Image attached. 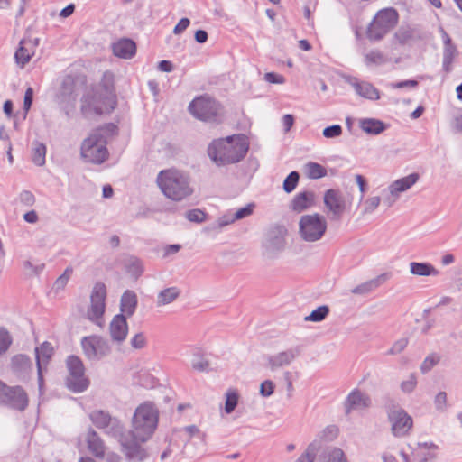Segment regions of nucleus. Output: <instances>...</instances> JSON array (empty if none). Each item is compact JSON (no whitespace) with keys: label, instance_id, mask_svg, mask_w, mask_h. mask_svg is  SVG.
<instances>
[{"label":"nucleus","instance_id":"obj_1","mask_svg":"<svg viewBox=\"0 0 462 462\" xmlns=\"http://www.w3.org/2000/svg\"><path fill=\"white\" fill-rule=\"evenodd\" d=\"M89 419L97 429L119 441L121 451L129 462H143L148 457L147 450L140 449L130 442V437L125 436V427L118 418L107 411L96 410L89 414Z\"/></svg>","mask_w":462,"mask_h":462},{"label":"nucleus","instance_id":"obj_2","mask_svg":"<svg viewBox=\"0 0 462 462\" xmlns=\"http://www.w3.org/2000/svg\"><path fill=\"white\" fill-rule=\"evenodd\" d=\"M249 149L244 134H235L213 140L208 147L209 159L218 167L234 164L242 161Z\"/></svg>","mask_w":462,"mask_h":462},{"label":"nucleus","instance_id":"obj_3","mask_svg":"<svg viewBox=\"0 0 462 462\" xmlns=\"http://www.w3.org/2000/svg\"><path fill=\"white\" fill-rule=\"evenodd\" d=\"M159 413L151 402L139 405L133 416V429L125 432L130 437V442L140 449L146 450L142 444L146 442L153 434L158 425Z\"/></svg>","mask_w":462,"mask_h":462},{"label":"nucleus","instance_id":"obj_4","mask_svg":"<svg viewBox=\"0 0 462 462\" xmlns=\"http://www.w3.org/2000/svg\"><path fill=\"white\" fill-rule=\"evenodd\" d=\"M117 126L106 124L95 129L81 143V157L88 162L101 164L108 157L107 139L116 134Z\"/></svg>","mask_w":462,"mask_h":462},{"label":"nucleus","instance_id":"obj_5","mask_svg":"<svg viewBox=\"0 0 462 462\" xmlns=\"http://www.w3.org/2000/svg\"><path fill=\"white\" fill-rule=\"evenodd\" d=\"M157 183L162 193L174 201H180L193 193L189 175L178 170L161 171Z\"/></svg>","mask_w":462,"mask_h":462},{"label":"nucleus","instance_id":"obj_6","mask_svg":"<svg viewBox=\"0 0 462 462\" xmlns=\"http://www.w3.org/2000/svg\"><path fill=\"white\" fill-rule=\"evenodd\" d=\"M116 106V96L109 87L97 85L91 87L81 97V112L84 115L112 112Z\"/></svg>","mask_w":462,"mask_h":462},{"label":"nucleus","instance_id":"obj_7","mask_svg":"<svg viewBox=\"0 0 462 462\" xmlns=\"http://www.w3.org/2000/svg\"><path fill=\"white\" fill-rule=\"evenodd\" d=\"M327 227L324 216L319 213L303 215L299 221V235L305 242H317L324 236Z\"/></svg>","mask_w":462,"mask_h":462},{"label":"nucleus","instance_id":"obj_8","mask_svg":"<svg viewBox=\"0 0 462 462\" xmlns=\"http://www.w3.org/2000/svg\"><path fill=\"white\" fill-rule=\"evenodd\" d=\"M399 15L395 9L385 8L378 11L367 29V38L379 41L398 23Z\"/></svg>","mask_w":462,"mask_h":462},{"label":"nucleus","instance_id":"obj_9","mask_svg":"<svg viewBox=\"0 0 462 462\" xmlns=\"http://www.w3.org/2000/svg\"><path fill=\"white\" fill-rule=\"evenodd\" d=\"M287 228L282 225L271 226L264 234L262 242L263 254L269 259H274L286 247Z\"/></svg>","mask_w":462,"mask_h":462},{"label":"nucleus","instance_id":"obj_10","mask_svg":"<svg viewBox=\"0 0 462 462\" xmlns=\"http://www.w3.org/2000/svg\"><path fill=\"white\" fill-rule=\"evenodd\" d=\"M69 375L66 380L67 387L74 393H81L88 386V380L85 377V368L82 361L76 356H69L67 359Z\"/></svg>","mask_w":462,"mask_h":462},{"label":"nucleus","instance_id":"obj_11","mask_svg":"<svg viewBox=\"0 0 462 462\" xmlns=\"http://www.w3.org/2000/svg\"><path fill=\"white\" fill-rule=\"evenodd\" d=\"M410 454L400 452L403 462H432L436 459L439 447L432 441L410 444Z\"/></svg>","mask_w":462,"mask_h":462},{"label":"nucleus","instance_id":"obj_12","mask_svg":"<svg viewBox=\"0 0 462 462\" xmlns=\"http://www.w3.org/2000/svg\"><path fill=\"white\" fill-rule=\"evenodd\" d=\"M189 113L196 118L205 122L217 121L220 113V106L208 97L195 98L189 106Z\"/></svg>","mask_w":462,"mask_h":462},{"label":"nucleus","instance_id":"obj_13","mask_svg":"<svg viewBox=\"0 0 462 462\" xmlns=\"http://www.w3.org/2000/svg\"><path fill=\"white\" fill-rule=\"evenodd\" d=\"M391 431L394 437L402 438L409 434L413 425L412 418L399 406L393 405L387 410Z\"/></svg>","mask_w":462,"mask_h":462},{"label":"nucleus","instance_id":"obj_14","mask_svg":"<svg viewBox=\"0 0 462 462\" xmlns=\"http://www.w3.org/2000/svg\"><path fill=\"white\" fill-rule=\"evenodd\" d=\"M79 92L73 77L63 78L59 91L56 95V101L67 116L75 108Z\"/></svg>","mask_w":462,"mask_h":462},{"label":"nucleus","instance_id":"obj_15","mask_svg":"<svg viewBox=\"0 0 462 462\" xmlns=\"http://www.w3.org/2000/svg\"><path fill=\"white\" fill-rule=\"evenodd\" d=\"M106 288L102 282H97L90 295V307L88 310V318L94 323L101 325L106 308Z\"/></svg>","mask_w":462,"mask_h":462},{"label":"nucleus","instance_id":"obj_16","mask_svg":"<svg viewBox=\"0 0 462 462\" xmlns=\"http://www.w3.org/2000/svg\"><path fill=\"white\" fill-rule=\"evenodd\" d=\"M323 201L328 218L332 221L340 220L347 206L344 194L338 189H328Z\"/></svg>","mask_w":462,"mask_h":462},{"label":"nucleus","instance_id":"obj_17","mask_svg":"<svg viewBox=\"0 0 462 462\" xmlns=\"http://www.w3.org/2000/svg\"><path fill=\"white\" fill-rule=\"evenodd\" d=\"M419 178L418 173H411L393 181L388 187V190L383 191V194L385 193L383 203L387 208L392 207L399 199L400 194L411 189L419 180Z\"/></svg>","mask_w":462,"mask_h":462},{"label":"nucleus","instance_id":"obj_18","mask_svg":"<svg viewBox=\"0 0 462 462\" xmlns=\"http://www.w3.org/2000/svg\"><path fill=\"white\" fill-rule=\"evenodd\" d=\"M85 356L89 360H99L109 355L111 348L107 340L99 336L85 337L81 340Z\"/></svg>","mask_w":462,"mask_h":462},{"label":"nucleus","instance_id":"obj_19","mask_svg":"<svg viewBox=\"0 0 462 462\" xmlns=\"http://www.w3.org/2000/svg\"><path fill=\"white\" fill-rule=\"evenodd\" d=\"M345 413L349 415L353 411L365 410L371 407L370 396L359 389H354L349 393L344 403Z\"/></svg>","mask_w":462,"mask_h":462},{"label":"nucleus","instance_id":"obj_20","mask_svg":"<svg viewBox=\"0 0 462 462\" xmlns=\"http://www.w3.org/2000/svg\"><path fill=\"white\" fill-rule=\"evenodd\" d=\"M299 355L300 350L297 347L270 355L266 356L265 366L272 372H275L284 366L290 365Z\"/></svg>","mask_w":462,"mask_h":462},{"label":"nucleus","instance_id":"obj_21","mask_svg":"<svg viewBox=\"0 0 462 462\" xmlns=\"http://www.w3.org/2000/svg\"><path fill=\"white\" fill-rule=\"evenodd\" d=\"M6 395L2 404L21 411L26 409L29 400L27 393L21 386L11 387Z\"/></svg>","mask_w":462,"mask_h":462},{"label":"nucleus","instance_id":"obj_22","mask_svg":"<svg viewBox=\"0 0 462 462\" xmlns=\"http://www.w3.org/2000/svg\"><path fill=\"white\" fill-rule=\"evenodd\" d=\"M391 276L392 274L390 273H381L378 276L354 287L351 290V293L358 296H365L375 291L381 285L384 284Z\"/></svg>","mask_w":462,"mask_h":462},{"label":"nucleus","instance_id":"obj_23","mask_svg":"<svg viewBox=\"0 0 462 462\" xmlns=\"http://www.w3.org/2000/svg\"><path fill=\"white\" fill-rule=\"evenodd\" d=\"M124 314L116 315L109 325V332L113 341L120 344L126 338L128 325Z\"/></svg>","mask_w":462,"mask_h":462},{"label":"nucleus","instance_id":"obj_24","mask_svg":"<svg viewBox=\"0 0 462 462\" xmlns=\"http://www.w3.org/2000/svg\"><path fill=\"white\" fill-rule=\"evenodd\" d=\"M347 82L354 88L358 96L370 100H377L380 98L378 89L371 83L359 81L356 78H349Z\"/></svg>","mask_w":462,"mask_h":462},{"label":"nucleus","instance_id":"obj_25","mask_svg":"<svg viewBox=\"0 0 462 462\" xmlns=\"http://www.w3.org/2000/svg\"><path fill=\"white\" fill-rule=\"evenodd\" d=\"M112 51L115 56L128 60L134 56L136 45L133 40L123 38L112 44Z\"/></svg>","mask_w":462,"mask_h":462},{"label":"nucleus","instance_id":"obj_26","mask_svg":"<svg viewBox=\"0 0 462 462\" xmlns=\"http://www.w3.org/2000/svg\"><path fill=\"white\" fill-rule=\"evenodd\" d=\"M315 195L312 191L298 193L291 201L290 208L292 211L300 213L314 205Z\"/></svg>","mask_w":462,"mask_h":462},{"label":"nucleus","instance_id":"obj_27","mask_svg":"<svg viewBox=\"0 0 462 462\" xmlns=\"http://www.w3.org/2000/svg\"><path fill=\"white\" fill-rule=\"evenodd\" d=\"M32 368L31 358L23 354H18L11 359V369L19 376H25Z\"/></svg>","mask_w":462,"mask_h":462},{"label":"nucleus","instance_id":"obj_28","mask_svg":"<svg viewBox=\"0 0 462 462\" xmlns=\"http://www.w3.org/2000/svg\"><path fill=\"white\" fill-rule=\"evenodd\" d=\"M137 302L136 293L133 291L126 290L121 296L120 314H124L125 318L132 317L135 312Z\"/></svg>","mask_w":462,"mask_h":462},{"label":"nucleus","instance_id":"obj_29","mask_svg":"<svg viewBox=\"0 0 462 462\" xmlns=\"http://www.w3.org/2000/svg\"><path fill=\"white\" fill-rule=\"evenodd\" d=\"M35 357L37 366H47L54 353L52 345L44 341L40 346L35 347Z\"/></svg>","mask_w":462,"mask_h":462},{"label":"nucleus","instance_id":"obj_30","mask_svg":"<svg viewBox=\"0 0 462 462\" xmlns=\"http://www.w3.org/2000/svg\"><path fill=\"white\" fill-rule=\"evenodd\" d=\"M28 43L29 42H27L25 39L21 40L19 42V47L14 52V60L20 69H23L34 54L33 51L27 48Z\"/></svg>","mask_w":462,"mask_h":462},{"label":"nucleus","instance_id":"obj_31","mask_svg":"<svg viewBox=\"0 0 462 462\" xmlns=\"http://www.w3.org/2000/svg\"><path fill=\"white\" fill-rule=\"evenodd\" d=\"M88 448L96 457H104L105 446L103 440L93 430H90L87 435Z\"/></svg>","mask_w":462,"mask_h":462},{"label":"nucleus","instance_id":"obj_32","mask_svg":"<svg viewBox=\"0 0 462 462\" xmlns=\"http://www.w3.org/2000/svg\"><path fill=\"white\" fill-rule=\"evenodd\" d=\"M359 127L368 134H379L386 129V125L375 118H363L359 120Z\"/></svg>","mask_w":462,"mask_h":462},{"label":"nucleus","instance_id":"obj_33","mask_svg":"<svg viewBox=\"0 0 462 462\" xmlns=\"http://www.w3.org/2000/svg\"><path fill=\"white\" fill-rule=\"evenodd\" d=\"M410 272L416 276H438L439 274V271L429 263L411 262Z\"/></svg>","mask_w":462,"mask_h":462},{"label":"nucleus","instance_id":"obj_34","mask_svg":"<svg viewBox=\"0 0 462 462\" xmlns=\"http://www.w3.org/2000/svg\"><path fill=\"white\" fill-rule=\"evenodd\" d=\"M180 294L177 287H170L161 291L157 297V305L163 306L173 302Z\"/></svg>","mask_w":462,"mask_h":462},{"label":"nucleus","instance_id":"obj_35","mask_svg":"<svg viewBox=\"0 0 462 462\" xmlns=\"http://www.w3.org/2000/svg\"><path fill=\"white\" fill-rule=\"evenodd\" d=\"M46 146L38 141L32 143V161L37 166L45 164Z\"/></svg>","mask_w":462,"mask_h":462},{"label":"nucleus","instance_id":"obj_36","mask_svg":"<svg viewBox=\"0 0 462 462\" xmlns=\"http://www.w3.org/2000/svg\"><path fill=\"white\" fill-rule=\"evenodd\" d=\"M322 462H347L342 449L328 448L322 456Z\"/></svg>","mask_w":462,"mask_h":462},{"label":"nucleus","instance_id":"obj_37","mask_svg":"<svg viewBox=\"0 0 462 462\" xmlns=\"http://www.w3.org/2000/svg\"><path fill=\"white\" fill-rule=\"evenodd\" d=\"M304 171L310 179H319L327 174V170L322 165L311 162L304 165Z\"/></svg>","mask_w":462,"mask_h":462},{"label":"nucleus","instance_id":"obj_38","mask_svg":"<svg viewBox=\"0 0 462 462\" xmlns=\"http://www.w3.org/2000/svg\"><path fill=\"white\" fill-rule=\"evenodd\" d=\"M415 29L410 25H402L394 34L396 40L401 43L404 44L409 41L415 38Z\"/></svg>","mask_w":462,"mask_h":462},{"label":"nucleus","instance_id":"obj_39","mask_svg":"<svg viewBox=\"0 0 462 462\" xmlns=\"http://www.w3.org/2000/svg\"><path fill=\"white\" fill-rule=\"evenodd\" d=\"M239 394L236 390L229 389L226 393L225 411L227 414L233 412L237 406Z\"/></svg>","mask_w":462,"mask_h":462},{"label":"nucleus","instance_id":"obj_40","mask_svg":"<svg viewBox=\"0 0 462 462\" xmlns=\"http://www.w3.org/2000/svg\"><path fill=\"white\" fill-rule=\"evenodd\" d=\"M329 313V308L327 305H322L311 311V313L305 317L306 321L320 322L324 320Z\"/></svg>","mask_w":462,"mask_h":462},{"label":"nucleus","instance_id":"obj_41","mask_svg":"<svg viewBox=\"0 0 462 462\" xmlns=\"http://www.w3.org/2000/svg\"><path fill=\"white\" fill-rule=\"evenodd\" d=\"M299 180H300V174L298 171H291L284 180L283 181V184H282V188H283V190L286 192V193H291L292 192L296 187H297V184L299 182Z\"/></svg>","mask_w":462,"mask_h":462},{"label":"nucleus","instance_id":"obj_42","mask_svg":"<svg viewBox=\"0 0 462 462\" xmlns=\"http://www.w3.org/2000/svg\"><path fill=\"white\" fill-rule=\"evenodd\" d=\"M457 54V49H443V70L448 73L452 69L453 60Z\"/></svg>","mask_w":462,"mask_h":462},{"label":"nucleus","instance_id":"obj_43","mask_svg":"<svg viewBox=\"0 0 462 462\" xmlns=\"http://www.w3.org/2000/svg\"><path fill=\"white\" fill-rule=\"evenodd\" d=\"M440 360L438 354L432 353L429 355L420 365V371L422 374L430 372Z\"/></svg>","mask_w":462,"mask_h":462},{"label":"nucleus","instance_id":"obj_44","mask_svg":"<svg viewBox=\"0 0 462 462\" xmlns=\"http://www.w3.org/2000/svg\"><path fill=\"white\" fill-rule=\"evenodd\" d=\"M365 60L367 65H381L386 62L384 55L379 51H372L368 52L365 57Z\"/></svg>","mask_w":462,"mask_h":462},{"label":"nucleus","instance_id":"obj_45","mask_svg":"<svg viewBox=\"0 0 462 462\" xmlns=\"http://www.w3.org/2000/svg\"><path fill=\"white\" fill-rule=\"evenodd\" d=\"M12 341L10 333L5 328H0V354L8 350Z\"/></svg>","mask_w":462,"mask_h":462},{"label":"nucleus","instance_id":"obj_46","mask_svg":"<svg viewBox=\"0 0 462 462\" xmlns=\"http://www.w3.org/2000/svg\"><path fill=\"white\" fill-rule=\"evenodd\" d=\"M317 448L314 443L308 446L306 451L296 460V462H314Z\"/></svg>","mask_w":462,"mask_h":462},{"label":"nucleus","instance_id":"obj_47","mask_svg":"<svg viewBox=\"0 0 462 462\" xmlns=\"http://www.w3.org/2000/svg\"><path fill=\"white\" fill-rule=\"evenodd\" d=\"M191 365L193 369L199 372H204L208 367V362L199 354H194Z\"/></svg>","mask_w":462,"mask_h":462},{"label":"nucleus","instance_id":"obj_48","mask_svg":"<svg viewBox=\"0 0 462 462\" xmlns=\"http://www.w3.org/2000/svg\"><path fill=\"white\" fill-rule=\"evenodd\" d=\"M417 386V377L414 374H411L407 380L401 383V390L405 393H412Z\"/></svg>","mask_w":462,"mask_h":462},{"label":"nucleus","instance_id":"obj_49","mask_svg":"<svg viewBox=\"0 0 462 462\" xmlns=\"http://www.w3.org/2000/svg\"><path fill=\"white\" fill-rule=\"evenodd\" d=\"M255 205L254 203L247 204L245 207H243L236 211V213L232 214L235 221L245 218L251 216L254 212Z\"/></svg>","mask_w":462,"mask_h":462},{"label":"nucleus","instance_id":"obj_50","mask_svg":"<svg viewBox=\"0 0 462 462\" xmlns=\"http://www.w3.org/2000/svg\"><path fill=\"white\" fill-rule=\"evenodd\" d=\"M381 198L379 196H374L368 198L365 201L364 214H370L374 212L377 207L380 205Z\"/></svg>","mask_w":462,"mask_h":462},{"label":"nucleus","instance_id":"obj_51","mask_svg":"<svg viewBox=\"0 0 462 462\" xmlns=\"http://www.w3.org/2000/svg\"><path fill=\"white\" fill-rule=\"evenodd\" d=\"M186 217L190 222L201 223L205 221L206 214L202 210L196 208L187 211Z\"/></svg>","mask_w":462,"mask_h":462},{"label":"nucleus","instance_id":"obj_52","mask_svg":"<svg viewBox=\"0 0 462 462\" xmlns=\"http://www.w3.org/2000/svg\"><path fill=\"white\" fill-rule=\"evenodd\" d=\"M434 405L437 411L444 412L447 409V393L439 392L434 398Z\"/></svg>","mask_w":462,"mask_h":462},{"label":"nucleus","instance_id":"obj_53","mask_svg":"<svg viewBox=\"0 0 462 462\" xmlns=\"http://www.w3.org/2000/svg\"><path fill=\"white\" fill-rule=\"evenodd\" d=\"M408 345V339L407 338H400L397 341H395L392 347L388 350V355H397L401 353Z\"/></svg>","mask_w":462,"mask_h":462},{"label":"nucleus","instance_id":"obj_54","mask_svg":"<svg viewBox=\"0 0 462 462\" xmlns=\"http://www.w3.org/2000/svg\"><path fill=\"white\" fill-rule=\"evenodd\" d=\"M323 135L326 138H335L342 134V127L339 125H333L323 129Z\"/></svg>","mask_w":462,"mask_h":462},{"label":"nucleus","instance_id":"obj_55","mask_svg":"<svg viewBox=\"0 0 462 462\" xmlns=\"http://www.w3.org/2000/svg\"><path fill=\"white\" fill-rule=\"evenodd\" d=\"M131 346L135 349H142L146 346V337L143 333L135 334L130 340Z\"/></svg>","mask_w":462,"mask_h":462},{"label":"nucleus","instance_id":"obj_56","mask_svg":"<svg viewBox=\"0 0 462 462\" xmlns=\"http://www.w3.org/2000/svg\"><path fill=\"white\" fill-rule=\"evenodd\" d=\"M19 200L23 205L31 207L35 203V197L31 191L23 190L19 195Z\"/></svg>","mask_w":462,"mask_h":462},{"label":"nucleus","instance_id":"obj_57","mask_svg":"<svg viewBox=\"0 0 462 462\" xmlns=\"http://www.w3.org/2000/svg\"><path fill=\"white\" fill-rule=\"evenodd\" d=\"M274 392V384L271 380L263 381L260 385V394L263 397H269Z\"/></svg>","mask_w":462,"mask_h":462},{"label":"nucleus","instance_id":"obj_58","mask_svg":"<svg viewBox=\"0 0 462 462\" xmlns=\"http://www.w3.org/2000/svg\"><path fill=\"white\" fill-rule=\"evenodd\" d=\"M419 85V82L414 79H408L399 82H391L388 84V87L391 88H416Z\"/></svg>","mask_w":462,"mask_h":462},{"label":"nucleus","instance_id":"obj_59","mask_svg":"<svg viewBox=\"0 0 462 462\" xmlns=\"http://www.w3.org/2000/svg\"><path fill=\"white\" fill-rule=\"evenodd\" d=\"M264 79L272 84H282L284 83L285 79L284 77L274 73V72H267L264 74Z\"/></svg>","mask_w":462,"mask_h":462},{"label":"nucleus","instance_id":"obj_60","mask_svg":"<svg viewBox=\"0 0 462 462\" xmlns=\"http://www.w3.org/2000/svg\"><path fill=\"white\" fill-rule=\"evenodd\" d=\"M32 98H33V90L32 88H28L24 94V99H23V109L25 113H27L32 104Z\"/></svg>","mask_w":462,"mask_h":462},{"label":"nucleus","instance_id":"obj_61","mask_svg":"<svg viewBox=\"0 0 462 462\" xmlns=\"http://www.w3.org/2000/svg\"><path fill=\"white\" fill-rule=\"evenodd\" d=\"M190 21L189 18H181L180 22L175 25L173 29L174 34H180L182 33L189 25Z\"/></svg>","mask_w":462,"mask_h":462},{"label":"nucleus","instance_id":"obj_62","mask_svg":"<svg viewBox=\"0 0 462 462\" xmlns=\"http://www.w3.org/2000/svg\"><path fill=\"white\" fill-rule=\"evenodd\" d=\"M439 32L443 40L444 49H457V46L452 42L451 38L442 27L439 28Z\"/></svg>","mask_w":462,"mask_h":462},{"label":"nucleus","instance_id":"obj_63","mask_svg":"<svg viewBox=\"0 0 462 462\" xmlns=\"http://www.w3.org/2000/svg\"><path fill=\"white\" fill-rule=\"evenodd\" d=\"M439 32L443 40L444 49H457V46L452 42L451 38L442 27L439 28Z\"/></svg>","mask_w":462,"mask_h":462},{"label":"nucleus","instance_id":"obj_64","mask_svg":"<svg viewBox=\"0 0 462 462\" xmlns=\"http://www.w3.org/2000/svg\"><path fill=\"white\" fill-rule=\"evenodd\" d=\"M235 222L234 217L231 214L224 215L223 217H219L217 219V226L218 228H222L229 224H232Z\"/></svg>","mask_w":462,"mask_h":462}]
</instances>
